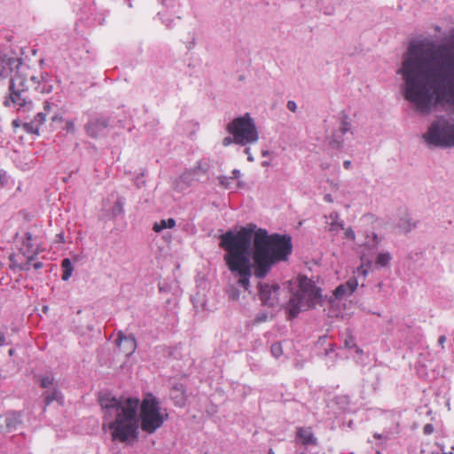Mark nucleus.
Wrapping results in <instances>:
<instances>
[{
    "instance_id": "7ed1b4c3",
    "label": "nucleus",
    "mask_w": 454,
    "mask_h": 454,
    "mask_svg": "<svg viewBox=\"0 0 454 454\" xmlns=\"http://www.w3.org/2000/svg\"><path fill=\"white\" fill-rule=\"evenodd\" d=\"M10 99L20 107H28L32 105L33 91L42 94H49L52 91V85L41 75L36 77L27 70H18L17 74L11 78Z\"/></svg>"
},
{
    "instance_id": "4be33fe9",
    "label": "nucleus",
    "mask_w": 454,
    "mask_h": 454,
    "mask_svg": "<svg viewBox=\"0 0 454 454\" xmlns=\"http://www.w3.org/2000/svg\"><path fill=\"white\" fill-rule=\"evenodd\" d=\"M338 217L339 216L337 213H333L330 215V218L333 219V222L331 223L330 231H335L337 227H340L341 229L343 228V225L341 223H337Z\"/></svg>"
},
{
    "instance_id": "dca6fc26",
    "label": "nucleus",
    "mask_w": 454,
    "mask_h": 454,
    "mask_svg": "<svg viewBox=\"0 0 454 454\" xmlns=\"http://www.w3.org/2000/svg\"><path fill=\"white\" fill-rule=\"evenodd\" d=\"M171 397L176 405L183 406L184 404L185 395L182 386L173 387L171 391Z\"/></svg>"
},
{
    "instance_id": "79ce46f5",
    "label": "nucleus",
    "mask_w": 454,
    "mask_h": 454,
    "mask_svg": "<svg viewBox=\"0 0 454 454\" xmlns=\"http://www.w3.org/2000/svg\"><path fill=\"white\" fill-rule=\"evenodd\" d=\"M9 354L12 356L13 354V350L12 349H10L9 350Z\"/></svg>"
},
{
    "instance_id": "f3484780",
    "label": "nucleus",
    "mask_w": 454,
    "mask_h": 454,
    "mask_svg": "<svg viewBox=\"0 0 454 454\" xmlns=\"http://www.w3.org/2000/svg\"><path fill=\"white\" fill-rule=\"evenodd\" d=\"M175 225H176V221L173 218L162 219L160 222L154 223V224L153 226V230L155 232H160L164 229L174 228Z\"/></svg>"
},
{
    "instance_id": "a878e982",
    "label": "nucleus",
    "mask_w": 454,
    "mask_h": 454,
    "mask_svg": "<svg viewBox=\"0 0 454 454\" xmlns=\"http://www.w3.org/2000/svg\"><path fill=\"white\" fill-rule=\"evenodd\" d=\"M434 431V427L432 424L428 423V424H426L423 427V433L427 435H429L431 434H433Z\"/></svg>"
},
{
    "instance_id": "423d86ee",
    "label": "nucleus",
    "mask_w": 454,
    "mask_h": 454,
    "mask_svg": "<svg viewBox=\"0 0 454 454\" xmlns=\"http://www.w3.org/2000/svg\"><path fill=\"white\" fill-rule=\"evenodd\" d=\"M227 131L233 136V142L241 145L254 143L258 134L249 114L234 119L227 125Z\"/></svg>"
},
{
    "instance_id": "a19ab883",
    "label": "nucleus",
    "mask_w": 454,
    "mask_h": 454,
    "mask_svg": "<svg viewBox=\"0 0 454 454\" xmlns=\"http://www.w3.org/2000/svg\"><path fill=\"white\" fill-rule=\"evenodd\" d=\"M239 170H234V171H233V174L235 175V176H238V174H239Z\"/></svg>"
},
{
    "instance_id": "c756f323",
    "label": "nucleus",
    "mask_w": 454,
    "mask_h": 454,
    "mask_svg": "<svg viewBox=\"0 0 454 454\" xmlns=\"http://www.w3.org/2000/svg\"><path fill=\"white\" fill-rule=\"evenodd\" d=\"M98 123V124H100L102 127H106V122H105V121H103V122H99L98 121H96L95 122H93V123H90V124L87 126V131H88V132H90V129H91V127H92L93 125H97Z\"/></svg>"
},
{
    "instance_id": "ddd939ff",
    "label": "nucleus",
    "mask_w": 454,
    "mask_h": 454,
    "mask_svg": "<svg viewBox=\"0 0 454 454\" xmlns=\"http://www.w3.org/2000/svg\"><path fill=\"white\" fill-rule=\"evenodd\" d=\"M358 281L356 278H350L345 284H341L336 287L333 295L336 299L341 300L350 296L357 288Z\"/></svg>"
},
{
    "instance_id": "f03ea898",
    "label": "nucleus",
    "mask_w": 454,
    "mask_h": 454,
    "mask_svg": "<svg viewBox=\"0 0 454 454\" xmlns=\"http://www.w3.org/2000/svg\"><path fill=\"white\" fill-rule=\"evenodd\" d=\"M100 405L104 411L103 428L108 427L111 430L114 441L125 442L129 438H137V398L102 397Z\"/></svg>"
},
{
    "instance_id": "473e14b6",
    "label": "nucleus",
    "mask_w": 454,
    "mask_h": 454,
    "mask_svg": "<svg viewBox=\"0 0 454 454\" xmlns=\"http://www.w3.org/2000/svg\"><path fill=\"white\" fill-rule=\"evenodd\" d=\"M12 125L14 129H17L21 125V122L20 120H13Z\"/></svg>"
},
{
    "instance_id": "a211bd4d",
    "label": "nucleus",
    "mask_w": 454,
    "mask_h": 454,
    "mask_svg": "<svg viewBox=\"0 0 454 454\" xmlns=\"http://www.w3.org/2000/svg\"><path fill=\"white\" fill-rule=\"evenodd\" d=\"M61 267L63 268L62 280L67 281L72 276L74 270L71 261L68 258L63 259Z\"/></svg>"
},
{
    "instance_id": "9b49d317",
    "label": "nucleus",
    "mask_w": 454,
    "mask_h": 454,
    "mask_svg": "<svg viewBox=\"0 0 454 454\" xmlns=\"http://www.w3.org/2000/svg\"><path fill=\"white\" fill-rule=\"evenodd\" d=\"M44 111L45 113H38L36 114V116L35 117L34 121H32L31 122L29 123H25L23 125L24 127V129L28 132V133H34V134H36L38 135L39 134V129H40V127L46 121V114L48 112L51 111V104L46 101L44 103Z\"/></svg>"
},
{
    "instance_id": "7c9ffc66",
    "label": "nucleus",
    "mask_w": 454,
    "mask_h": 454,
    "mask_svg": "<svg viewBox=\"0 0 454 454\" xmlns=\"http://www.w3.org/2000/svg\"><path fill=\"white\" fill-rule=\"evenodd\" d=\"M446 341V337L444 335H441L439 338H438V343L439 345L443 348L444 347V343Z\"/></svg>"
},
{
    "instance_id": "c85d7f7f",
    "label": "nucleus",
    "mask_w": 454,
    "mask_h": 454,
    "mask_svg": "<svg viewBox=\"0 0 454 454\" xmlns=\"http://www.w3.org/2000/svg\"><path fill=\"white\" fill-rule=\"evenodd\" d=\"M287 108L292 111V112H295L296 111V104L294 101H288L287 102Z\"/></svg>"
},
{
    "instance_id": "2eb2a0df",
    "label": "nucleus",
    "mask_w": 454,
    "mask_h": 454,
    "mask_svg": "<svg viewBox=\"0 0 454 454\" xmlns=\"http://www.w3.org/2000/svg\"><path fill=\"white\" fill-rule=\"evenodd\" d=\"M118 346L123 348L124 352L128 355L132 354L136 349V340L133 336H124L122 333H119L116 340Z\"/></svg>"
},
{
    "instance_id": "6ab92c4d",
    "label": "nucleus",
    "mask_w": 454,
    "mask_h": 454,
    "mask_svg": "<svg viewBox=\"0 0 454 454\" xmlns=\"http://www.w3.org/2000/svg\"><path fill=\"white\" fill-rule=\"evenodd\" d=\"M20 414L19 412H9L6 417V427L13 428L17 424L20 423Z\"/></svg>"
},
{
    "instance_id": "20e7f679",
    "label": "nucleus",
    "mask_w": 454,
    "mask_h": 454,
    "mask_svg": "<svg viewBox=\"0 0 454 454\" xmlns=\"http://www.w3.org/2000/svg\"><path fill=\"white\" fill-rule=\"evenodd\" d=\"M297 286L286 304L289 317H295L301 310H306L322 303L321 289L314 281L303 275L296 279Z\"/></svg>"
},
{
    "instance_id": "2f4dec72",
    "label": "nucleus",
    "mask_w": 454,
    "mask_h": 454,
    "mask_svg": "<svg viewBox=\"0 0 454 454\" xmlns=\"http://www.w3.org/2000/svg\"><path fill=\"white\" fill-rule=\"evenodd\" d=\"M232 141H233V138H231V137H225V138H223V145L224 146H228V145H230L232 143Z\"/></svg>"
},
{
    "instance_id": "f257e3e1",
    "label": "nucleus",
    "mask_w": 454,
    "mask_h": 454,
    "mask_svg": "<svg viewBox=\"0 0 454 454\" xmlns=\"http://www.w3.org/2000/svg\"><path fill=\"white\" fill-rule=\"evenodd\" d=\"M253 237V268L257 278L266 277L275 263L286 261L293 249L289 236L269 235L266 230L256 229L253 223L242 227L236 234L232 231L223 234L219 246L226 251L224 262L230 271L239 277V284L246 290L249 287L252 275L248 252Z\"/></svg>"
},
{
    "instance_id": "58836bf2",
    "label": "nucleus",
    "mask_w": 454,
    "mask_h": 454,
    "mask_svg": "<svg viewBox=\"0 0 454 454\" xmlns=\"http://www.w3.org/2000/svg\"><path fill=\"white\" fill-rule=\"evenodd\" d=\"M356 353H357V354H362V353H363V350H362V349H360L359 348H356Z\"/></svg>"
},
{
    "instance_id": "4468645a",
    "label": "nucleus",
    "mask_w": 454,
    "mask_h": 454,
    "mask_svg": "<svg viewBox=\"0 0 454 454\" xmlns=\"http://www.w3.org/2000/svg\"><path fill=\"white\" fill-rule=\"evenodd\" d=\"M297 438L301 441V444L308 445H317V440L314 435L311 427H301L297 428L296 432Z\"/></svg>"
},
{
    "instance_id": "e433bc0d",
    "label": "nucleus",
    "mask_w": 454,
    "mask_h": 454,
    "mask_svg": "<svg viewBox=\"0 0 454 454\" xmlns=\"http://www.w3.org/2000/svg\"><path fill=\"white\" fill-rule=\"evenodd\" d=\"M33 266H34V268H35V270H38V269H41V268L43 267V263H42V262H37L34 263V265H33Z\"/></svg>"
},
{
    "instance_id": "ea45409f",
    "label": "nucleus",
    "mask_w": 454,
    "mask_h": 454,
    "mask_svg": "<svg viewBox=\"0 0 454 454\" xmlns=\"http://www.w3.org/2000/svg\"><path fill=\"white\" fill-rule=\"evenodd\" d=\"M325 200H326L327 201H331V200H331V198H330V195H326V196H325Z\"/></svg>"
},
{
    "instance_id": "0eeeda50",
    "label": "nucleus",
    "mask_w": 454,
    "mask_h": 454,
    "mask_svg": "<svg viewBox=\"0 0 454 454\" xmlns=\"http://www.w3.org/2000/svg\"><path fill=\"white\" fill-rule=\"evenodd\" d=\"M424 138L428 144L435 146H454V124H450L444 119L438 120L432 123Z\"/></svg>"
},
{
    "instance_id": "72a5a7b5",
    "label": "nucleus",
    "mask_w": 454,
    "mask_h": 454,
    "mask_svg": "<svg viewBox=\"0 0 454 454\" xmlns=\"http://www.w3.org/2000/svg\"><path fill=\"white\" fill-rule=\"evenodd\" d=\"M357 273L358 274H363L364 277L366 276L367 272L365 270H364V268L361 266L359 268H357Z\"/></svg>"
},
{
    "instance_id": "4c0bfd02",
    "label": "nucleus",
    "mask_w": 454,
    "mask_h": 454,
    "mask_svg": "<svg viewBox=\"0 0 454 454\" xmlns=\"http://www.w3.org/2000/svg\"><path fill=\"white\" fill-rule=\"evenodd\" d=\"M61 120H62V117L58 116V115H54V116L52 117V121H61Z\"/></svg>"
},
{
    "instance_id": "9d476101",
    "label": "nucleus",
    "mask_w": 454,
    "mask_h": 454,
    "mask_svg": "<svg viewBox=\"0 0 454 454\" xmlns=\"http://www.w3.org/2000/svg\"><path fill=\"white\" fill-rule=\"evenodd\" d=\"M20 252L27 261L23 266H20V269L28 270L27 267L28 265V262L33 260L35 255L38 254V247L34 243L30 233H26L25 239L23 240L20 247Z\"/></svg>"
},
{
    "instance_id": "bb28decb",
    "label": "nucleus",
    "mask_w": 454,
    "mask_h": 454,
    "mask_svg": "<svg viewBox=\"0 0 454 454\" xmlns=\"http://www.w3.org/2000/svg\"><path fill=\"white\" fill-rule=\"evenodd\" d=\"M345 236L351 240H355L356 239L355 232L351 228H348L345 231Z\"/></svg>"
},
{
    "instance_id": "412c9836",
    "label": "nucleus",
    "mask_w": 454,
    "mask_h": 454,
    "mask_svg": "<svg viewBox=\"0 0 454 454\" xmlns=\"http://www.w3.org/2000/svg\"><path fill=\"white\" fill-rule=\"evenodd\" d=\"M270 351L273 356H275L276 358L279 357L283 354V348L281 344L278 342L273 343L270 347Z\"/></svg>"
},
{
    "instance_id": "c9c22d12",
    "label": "nucleus",
    "mask_w": 454,
    "mask_h": 454,
    "mask_svg": "<svg viewBox=\"0 0 454 454\" xmlns=\"http://www.w3.org/2000/svg\"><path fill=\"white\" fill-rule=\"evenodd\" d=\"M343 166H344V168H345L346 169H348V168H350V166H351V161H350V160H345V161L343 162Z\"/></svg>"
},
{
    "instance_id": "6e6552de",
    "label": "nucleus",
    "mask_w": 454,
    "mask_h": 454,
    "mask_svg": "<svg viewBox=\"0 0 454 454\" xmlns=\"http://www.w3.org/2000/svg\"><path fill=\"white\" fill-rule=\"evenodd\" d=\"M27 69L20 59L11 58L6 55L0 56V79L8 77L14 70L13 77L18 70Z\"/></svg>"
},
{
    "instance_id": "b1692460",
    "label": "nucleus",
    "mask_w": 454,
    "mask_h": 454,
    "mask_svg": "<svg viewBox=\"0 0 454 454\" xmlns=\"http://www.w3.org/2000/svg\"><path fill=\"white\" fill-rule=\"evenodd\" d=\"M53 385V379L49 377V376H45V377H43L41 379V382H40V386L41 387L43 388H46V387H49Z\"/></svg>"
},
{
    "instance_id": "f704fd0d",
    "label": "nucleus",
    "mask_w": 454,
    "mask_h": 454,
    "mask_svg": "<svg viewBox=\"0 0 454 454\" xmlns=\"http://www.w3.org/2000/svg\"><path fill=\"white\" fill-rule=\"evenodd\" d=\"M5 341V336L4 333H0V347L4 344Z\"/></svg>"
},
{
    "instance_id": "39448f33",
    "label": "nucleus",
    "mask_w": 454,
    "mask_h": 454,
    "mask_svg": "<svg viewBox=\"0 0 454 454\" xmlns=\"http://www.w3.org/2000/svg\"><path fill=\"white\" fill-rule=\"evenodd\" d=\"M139 418L141 429L147 434H153L163 425L168 415L161 411L159 401L149 394L142 401Z\"/></svg>"
},
{
    "instance_id": "f8f14e48",
    "label": "nucleus",
    "mask_w": 454,
    "mask_h": 454,
    "mask_svg": "<svg viewBox=\"0 0 454 454\" xmlns=\"http://www.w3.org/2000/svg\"><path fill=\"white\" fill-rule=\"evenodd\" d=\"M278 288V286H261L259 295L262 303L273 307L278 301L277 292Z\"/></svg>"
},
{
    "instance_id": "cd10ccee",
    "label": "nucleus",
    "mask_w": 454,
    "mask_h": 454,
    "mask_svg": "<svg viewBox=\"0 0 454 454\" xmlns=\"http://www.w3.org/2000/svg\"><path fill=\"white\" fill-rule=\"evenodd\" d=\"M66 129L68 132H74V124L72 121H68L66 124Z\"/></svg>"
},
{
    "instance_id": "5701e85b",
    "label": "nucleus",
    "mask_w": 454,
    "mask_h": 454,
    "mask_svg": "<svg viewBox=\"0 0 454 454\" xmlns=\"http://www.w3.org/2000/svg\"><path fill=\"white\" fill-rule=\"evenodd\" d=\"M344 346L347 348H356V342L355 338L351 334H348L345 340H344Z\"/></svg>"
},
{
    "instance_id": "aec40b11",
    "label": "nucleus",
    "mask_w": 454,
    "mask_h": 454,
    "mask_svg": "<svg viewBox=\"0 0 454 454\" xmlns=\"http://www.w3.org/2000/svg\"><path fill=\"white\" fill-rule=\"evenodd\" d=\"M391 259V256L388 253H381L376 258V264L384 267L387 266Z\"/></svg>"
},
{
    "instance_id": "1a4fd4ad",
    "label": "nucleus",
    "mask_w": 454,
    "mask_h": 454,
    "mask_svg": "<svg viewBox=\"0 0 454 454\" xmlns=\"http://www.w3.org/2000/svg\"><path fill=\"white\" fill-rule=\"evenodd\" d=\"M351 129V122L347 114L341 113L340 116V126L338 131L333 133L332 139L330 140V145L333 148L340 149L343 145L342 137Z\"/></svg>"
},
{
    "instance_id": "393cba45",
    "label": "nucleus",
    "mask_w": 454,
    "mask_h": 454,
    "mask_svg": "<svg viewBox=\"0 0 454 454\" xmlns=\"http://www.w3.org/2000/svg\"><path fill=\"white\" fill-rule=\"evenodd\" d=\"M59 393L57 391H54L52 394L45 393L44 398L45 403L47 405H49L51 402L58 399Z\"/></svg>"
}]
</instances>
